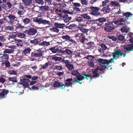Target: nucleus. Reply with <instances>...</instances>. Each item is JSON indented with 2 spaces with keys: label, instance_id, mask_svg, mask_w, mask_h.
<instances>
[{
  "label": "nucleus",
  "instance_id": "obj_1",
  "mask_svg": "<svg viewBox=\"0 0 133 133\" xmlns=\"http://www.w3.org/2000/svg\"><path fill=\"white\" fill-rule=\"evenodd\" d=\"M89 8L91 10V12L90 13V14L96 17H97L99 16H101L104 13H109L111 10L110 8L109 7V5L107 6L103 7L102 10L100 11V12L98 11L100 10V8L98 7L92 6Z\"/></svg>",
  "mask_w": 133,
  "mask_h": 133
},
{
  "label": "nucleus",
  "instance_id": "obj_2",
  "mask_svg": "<svg viewBox=\"0 0 133 133\" xmlns=\"http://www.w3.org/2000/svg\"><path fill=\"white\" fill-rule=\"evenodd\" d=\"M113 56L112 58H111L109 60H103L102 59H99L98 61L102 62L104 64H108L110 63H111L112 62H114V59L116 60L117 58H118L120 56H121L122 55L123 53L121 51V50L120 49H116L115 51L112 53Z\"/></svg>",
  "mask_w": 133,
  "mask_h": 133
},
{
  "label": "nucleus",
  "instance_id": "obj_3",
  "mask_svg": "<svg viewBox=\"0 0 133 133\" xmlns=\"http://www.w3.org/2000/svg\"><path fill=\"white\" fill-rule=\"evenodd\" d=\"M71 75L76 76V78H74V81H73L74 83L77 82L81 84L82 82L81 81L84 79L86 76L85 74H80L78 72L77 70H74L71 73Z\"/></svg>",
  "mask_w": 133,
  "mask_h": 133
},
{
  "label": "nucleus",
  "instance_id": "obj_4",
  "mask_svg": "<svg viewBox=\"0 0 133 133\" xmlns=\"http://www.w3.org/2000/svg\"><path fill=\"white\" fill-rule=\"evenodd\" d=\"M99 59H102L103 60L107 59H104L97 58L95 60L97 63H100V64L101 65V66H97V68L98 70H99L100 71H103V73H104L105 69H107L108 70H109V69L107 67V66L109 65V64H104L102 62L98 61Z\"/></svg>",
  "mask_w": 133,
  "mask_h": 133
},
{
  "label": "nucleus",
  "instance_id": "obj_5",
  "mask_svg": "<svg viewBox=\"0 0 133 133\" xmlns=\"http://www.w3.org/2000/svg\"><path fill=\"white\" fill-rule=\"evenodd\" d=\"M98 71L97 68L95 69L94 70L92 71V73L93 74L92 75V76L91 75H87L86 74L85 78L87 80L89 78L90 81L91 79H93V78L95 77H98L99 75V74L98 73Z\"/></svg>",
  "mask_w": 133,
  "mask_h": 133
},
{
  "label": "nucleus",
  "instance_id": "obj_6",
  "mask_svg": "<svg viewBox=\"0 0 133 133\" xmlns=\"http://www.w3.org/2000/svg\"><path fill=\"white\" fill-rule=\"evenodd\" d=\"M24 32L27 34L28 36L31 37L35 35L37 33V31L35 28H31L26 30Z\"/></svg>",
  "mask_w": 133,
  "mask_h": 133
},
{
  "label": "nucleus",
  "instance_id": "obj_7",
  "mask_svg": "<svg viewBox=\"0 0 133 133\" xmlns=\"http://www.w3.org/2000/svg\"><path fill=\"white\" fill-rule=\"evenodd\" d=\"M43 51L41 49H39L37 50L32 52L31 54L32 57L36 58L42 56L43 55Z\"/></svg>",
  "mask_w": 133,
  "mask_h": 133
},
{
  "label": "nucleus",
  "instance_id": "obj_8",
  "mask_svg": "<svg viewBox=\"0 0 133 133\" xmlns=\"http://www.w3.org/2000/svg\"><path fill=\"white\" fill-rule=\"evenodd\" d=\"M78 28L80 31L83 33L88 32L89 30V29H87L86 25L82 24H79Z\"/></svg>",
  "mask_w": 133,
  "mask_h": 133
},
{
  "label": "nucleus",
  "instance_id": "obj_9",
  "mask_svg": "<svg viewBox=\"0 0 133 133\" xmlns=\"http://www.w3.org/2000/svg\"><path fill=\"white\" fill-rule=\"evenodd\" d=\"M65 84H62L61 85V83L58 81H55L53 84V86L55 87H58L60 86L61 87L62 89H63L65 87V85H66V81L65 82Z\"/></svg>",
  "mask_w": 133,
  "mask_h": 133
},
{
  "label": "nucleus",
  "instance_id": "obj_10",
  "mask_svg": "<svg viewBox=\"0 0 133 133\" xmlns=\"http://www.w3.org/2000/svg\"><path fill=\"white\" fill-rule=\"evenodd\" d=\"M8 48L9 49H5L3 51L4 53L10 54L13 52L14 49L16 48V47L14 46H8Z\"/></svg>",
  "mask_w": 133,
  "mask_h": 133
},
{
  "label": "nucleus",
  "instance_id": "obj_11",
  "mask_svg": "<svg viewBox=\"0 0 133 133\" xmlns=\"http://www.w3.org/2000/svg\"><path fill=\"white\" fill-rule=\"evenodd\" d=\"M41 41L40 39L37 38L36 39L30 40V43L33 45H35L37 44L39 45V42Z\"/></svg>",
  "mask_w": 133,
  "mask_h": 133
},
{
  "label": "nucleus",
  "instance_id": "obj_12",
  "mask_svg": "<svg viewBox=\"0 0 133 133\" xmlns=\"http://www.w3.org/2000/svg\"><path fill=\"white\" fill-rule=\"evenodd\" d=\"M90 21L91 24V25H96L97 26H99V27L103 26L102 24L99 23V22H97V19L96 20H90Z\"/></svg>",
  "mask_w": 133,
  "mask_h": 133
},
{
  "label": "nucleus",
  "instance_id": "obj_13",
  "mask_svg": "<svg viewBox=\"0 0 133 133\" xmlns=\"http://www.w3.org/2000/svg\"><path fill=\"white\" fill-rule=\"evenodd\" d=\"M9 91L5 89H3L2 92L0 93V99H3L5 97V96L9 92Z\"/></svg>",
  "mask_w": 133,
  "mask_h": 133
},
{
  "label": "nucleus",
  "instance_id": "obj_14",
  "mask_svg": "<svg viewBox=\"0 0 133 133\" xmlns=\"http://www.w3.org/2000/svg\"><path fill=\"white\" fill-rule=\"evenodd\" d=\"M115 28L113 26H105L104 29L105 31L108 32H111L112 30L114 29Z\"/></svg>",
  "mask_w": 133,
  "mask_h": 133
},
{
  "label": "nucleus",
  "instance_id": "obj_15",
  "mask_svg": "<svg viewBox=\"0 0 133 133\" xmlns=\"http://www.w3.org/2000/svg\"><path fill=\"white\" fill-rule=\"evenodd\" d=\"M80 35V41L82 43H86L87 41H88V39L85 38V36L83 33H81Z\"/></svg>",
  "mask_w": 133,
  "mask_h": 133
},
{
  "label": "nucleus",
  "instance_id": "obj_16",
  "mask_svg": "<svg viewBox=\"0 0 133 133\" xmlns=\"http://www.w3.org/2000/svg\"><path fill=\"white\" fill-rule=\"evenodd\" d=\"M124 49L129 51H132L133 50V44L125 46L124 47Z\"/></svg>",
  "mask_w": 133,
  "mask_h": 133
},
{
  "label": "nucleus",
  "instance_id": "obj_17",
  "mask_svg": "<svg viewBox=\"0 0 133 133\" xmlns=\"http://www.w3.org/2000/svg\"><path fill=\"white\" fill-rule=\"evenodd\" d=\"M123 16L124 17L125 20H126L128 19L129 18H131V16L132 15L130 12H127L124 13L123 14Z\"/></svg>",
  "mask_w": 133,
  "mask_h": 133
},
{
  "label": "nucleus",
  "instance_id": "obj_18",
  "mask_svg": "<svg viewBox=\"0 0 133 133\" xmlns=\"http://www.w3.org/2000/svg\"><path fill=\"white\" fill-rule=\"evenodd\" d=\"M52 59L55 61L56 63H57L59 62H61V61L62 59V58L55 56L52 57Z\"/></svg>",
  "mask_w": 133,
  "mask_h": 133
},
{
  "label": "nucleus",
  "instance_id": "obj_19",
  "mask_svg": "<svg viewBox=\"0 0 133 133\" xmlns=\"http://www.w3.org/2000/svg\"><path fill=\"white\" fill-rule=\"evenodd\" d=\"M84 45H86L88 48H90L95 46V44L94 42H89L85 43Z\"/></svg>",
  "mask_w": 133,
  "mask_h": 133
},
{
  "label": "nucleus",
  "instance_id": "obj_20",
  "mask_svg": "<svg viewBox=\"0 0 133 133\" xmlns=\"http://www.w3.org/2000/svg\"><path fill=\"white\" fill-rule=\"evenodd\" d=\"M70 22H69L67 24V28L69 29L72 30L76 27V25L75 24H70Z\"/></svg>",
  "mask_w": 133,
  "mask_h": 133
},
{
  "label": "nucleus",
  "instance_id": "obj_21",
  "mask_svg": "<svg viewBox=\"0 0 133 133\" xmlns=\"http://www.w3.org/2000/svg\"><path fill=\"white\" fill-rule=\"evenodd\" d=\"M110 4L112 6L114 7L120 6H121L118 2L116 1H111Z\"/></svg>",
  "mask_w": 133,
  "mask_h": 133
},
{
  "label": "nucleus",
  "instance_id": "obj_22",
  "mask_svg": "<svg viewBox=\"0 0 133 133\" xmlns=\"http://www.w3.org/2000/svg\"><path fill=\"white\" fill-rule=\"evenodd\" d=\"M61 17L65 18L64 21L66 23V10H63L62 13L61 14Z\"/></svg>",
  "mask_w": 133,
  "mask_h": 133
},
{
  "label": "nucleus",
  "instance_id": "obj_23",
  "mask_svg": "<svg viewBox=\"0 0 133 133\" xmlns=\"http://www.w3.org/2000/svg\"><path fill=\"white\" fill-rule=\"evenodd\" d=\"M1 58L2 61H7L9 58V55L7 54H3L2 56L1 57Z\"/></svg>",
  "mask_w": 133,
  "mask_h": 133
},
{
  "label": "nucleus",
  "instance_id": "obj_24",
  "mask_svg": "<svg viewBox=\"0 0 133 133\" xmlns=\"http://www.w3.org/2000/svg\"><path fill=\"white\" fill-rule=\"evenodd\" d=\"M55 27L59 28H62L64 26V24H61L58 23H55L54 24Z\"/></svg>",
  "mask_w": 133,
  "mask_h": 133
},
{
  "label": "nucleus",
  "instance_id": "obj_25",
  "mask_svg": "<svg viewBox=\"0 0 133 133\" xmlns=\"http://www.w3.org/2000/svg\"><path fill=\"white\" fill-rule=\"evenodd\" d=\"M24 28L23 26L19 24L16 26V31H21Z\"/></svg>",
  "mask_w": 133,
  "mask_h": 133
},
{
  "label": "nucleus",
  "instance_id": "obj_26",
  "mask_svg": "<svg viewBox=\"0 0 133 133\" xmlns=\"http://www.w3.org/2000/svg\"><path fill=\"white\" fill-rule=\"evenodd\" d=\"M59 47L58 46H55L54 47H52L50 49V50L53 53H55L58 52Z\"/></svg>",
  "mask_w": 133,
  "mask_h": 133
},
{
  "label": "nucleus",
  "instance_id": "obj_27",
  "mask_svg": "<svg viewBox=\"0 0 133 133\" xmlns=\"http://www.w3.org/2000/svg\"><path fill=\"white\" fill-rule=\"evenodd\" d=\"M50 45L49 42H46V41H43L42 42H39V45L42 46H47Z\"/></svg>",
  "mask_w": 133,
  "mask_h": 133
},
{
  "label": "nucleus",
  "instance_id": "obj_28",
  "mask_svg": "<svg viewBox=\"0 0 133 133\" xmlns=\"http://www.w3.org/2000/svg\"><path fill=\"white\" fill-rule=\"evenodd\" d=\"M67 68L70 70L74 69L73 64L69 63L68 60H67Z\"/></svg>",
  "mask_w": 133,
  "mask_h": 133
},
{
  "label": "nucleus",
  "instance_id": "obj_29",
  "mask_svg": "<svg viewBox=\"0 0 133 133\" xmlns=\"http://www.w3.org/2000/svg\"><path fill=\"white\" fill-rule=\"evenodd\" d=\"M40 24H50V22L49 21L46 20L45 19L43 20L42 19V18L41 19Z\"/></svg>",
  "mask_w": 133,
  "mask_h": 133
},
{
  "label": "nucleus",
  "instance_id": "obj_30",
  "mask_svg": "<svg viewBox=\"0 0 133 133\" xmlns=\"http://www.w3.org/2000/svg\"><path fill=\"white\" fill-rule=\"evenodd\" d=\"M7 17L10 19V21L11 22L16 20L15 19L16 18V17L15 16L12 14H10L9 16H7Z\"/></svg>",
  "mask_w": 133,
  "mask_h": 133
},
{
  "label": "nucleus",
  "instance_id": "obj_31",
  "mask_svg": "<svg viewBox=\"0 0 133 133\" xmlns=\"http://www.w3.org/2000/svg\"><path fill=\"white\" fill-rule=\"evenodd\" d=\"M51 65V63L48 62L45 64L43 65V66L41 68V69H46L47 68V67L49 66L50 65Z\"/></svg>",
  "mask_w": 133,
  "mask_h": 133
},
{
  "label": "nucleus",
  "instance_id": "obj_32",
  "mask_svg": "<svg viewBox=\"0 0 133 133\" xmlns=\"http://www.w3.org/2000/svg\"><path fill=\"white\" fill-rule=\"evenodd\" d=\"M72 78H68L67 79V87H72V83L70 82V81H72Z\"/></svg>",
  "mask_w": 133,
  "mask_h": 133
},
{
  "label": "nucleus",
  "instance_id": "obj_33",
  "mask_svg": "<svg viewBox=\"0 0 133 133\" xmlns=\"http://www.w3.org/2000/svg\"><path fill=\"white\" fill-rule=\"evenodd\" d=\"M97 26L96 25H91V28L90 29H89V30L91 31H92L93 30H96L97 29H98L99 28L97 27ZM100 27H99V28Z\"/></svg>",
  "mask_w": 133,
  "mask_h": 133
},
{
  "label": "nucleus",
  "instance_id": "obj_34",
  "mask_svg": "<svg viewBox=\"0 0 133 133\" xmlns=\"http://www.w3.org/2000/svg\"><path fill=\"white\" fill-rule=\"evenodd\" d=\"M8 80L10 81H12L13 82H17V77H10L8 78Z\"/></svg>",
  "mask_w": 133,
  "mask_h": 133
},
{
  "label": "nucleus",
  "instance_id": "obj_35",
  "mask_svg": "<svg viewBox=\"0 0 133 133\" xmlns=\"http://www.w3.org/2000/svg\"><path fill=\"white\" fill-rule=\"evenodd\" d=\"M84 18H86L87 19H91L90 16L88 15V14H84L81 15Z\"/></svg>",
  "mask_w": 133,
  "mask_h": 133
},
{
  "label": "nucleus",
  "instance_id": "obj_36",
  "mask_svg": "<svg viewBox=\"0 0 133 133\" xmlns=\"http://www.w3.org/2000/svg\"><path fill=\"white\" fill-rule=\"evenodd\" d=\"M31 49L29 47H27L25 48L24 50L23 51V53L25 54H26L30 53L31 51Z\"/></svg>",
  "mask_w": 133,
  "mask_h": 133
},
{
  "label": "nucleus",
  "instance_id": "obj_37",
  "mask_svg": "<svg viewBox=\"0 0 133 133\" xmlns=\"http://www.w3.org/2000/svg\"><path fill=\"white\" fill-rule=\"evenodd\" d=\"M97 22L100 23H102L105 22L106 21V19L104 18H101L97 19Z\"/></svg>",
  "mask_w": 133,
  "mask_h": 133
},
{
  "label": "nucleus",
  "instance_id": "obj_38",
  "mask_svg": "<svg viewBox=\"0 0 133 133\" xmlns=\"http://www.w3.org/2000/svg\"><path fill=\"white\" fill-rule=\"evenodd\" d=\"M8 72L9 74L11 75H16L17 74V72L13 70H9Z\"/></svg>",
  "mask_w": 133,
  "mask_h": 133
},
{
  "label": "nucleus",
  "instance_id": "obj_39",
  "mask_svg": "<svg viewBox=\"0 0 133 133\" xmlns=\"http://www.w3.org/2000/svg\"><path fill=\"white\" fill-rule=\"evenodd\" d=\"M16 35L17 37L21 38H24L25 36V35L23 33H18Z\"/></svg>",
  "mask_w": 133,
  "mask_h": 133
},
{
  "label": "nucleus",
  "instance_id": "obj_40",
  "mask_svg": "<svg viewBox=\"0 0 133 133\" xmlns=\"http://www.w3.org/2000/svg\"><path fill=\"white\" fill-rule=\"evenodd\" d=\"M41 18H38L37 17H34L33 18L32 21L37 23L38 24H40Z\"/></svg>",
  "mask_w": 133,
  "mask_h": 133
},
{
  "label": "nucleus",
  "instance_id": "obj_41",
  "mask_svg": "<svg viewBox=\"0 0 133 133\" xmlns=\"http://www.w3.org/2000/svg\"><path fill=\"white\" fill-rule=\"evenodd\" d=\"M121 30L122 32L123 33H127L128 32L129 30L126 27H123L121 29Z\"/></svg>",
  "mask_w": 133,
  "mask_h": 133
},
{
  "label": "nucleus",
  "instance_id": "obj_42",
  "mask_svg": "<svg viewBox=\"0 0 133 133\" xmlns=\"http://www.w3.org/2000/svg\"><path fill=\"white\" fill-rule=\"evenodd\" d=\"M41 8L42 11H46L49 10V6H42Z\"/></svg>",
  "mask_w": 133,
  "mask_h": 133
},
{
  "label": "nucleus",
  "instance_id": "obj_43",
  "mask_svg": "<svg viewBox=\"0 0 133 133\" xmlns=\"http://www.w3.org/2000/svg\"><path fill=\"white\" fill-rule=\"evenodd\" d=\"M108 38L111 39L114 41H116L117 40V38L114 35H109L107 36Z\"/></svg>",
  "mask_w": 133,
  "mask_h": 133
},
{
  "label": "nucleus",
  "instance_id": "obj_44",
  "mask_svg": "<svg viewBox=\"0 0 133 133\" xmlns=\"http://www.w3.org/2000/svg\"><path fill=\"white\" fill-rule=\"evenodd\" d=\"M73 9V11L75 13H77V12H80L81 11V9L80 8L76 7H74Z\"/></svg>",
  "mask_w": 133,
  "mask_h": 133
},
{
  "label": "nucleus",
  "instance_id": "obj_45",
  "mask_svg": "<svg viewBox=\"0 0 133 133\" xmlns=\"http://www.w3.org/2000/svg\"><path fill=\"white\" fill-rule=\"evenodd\" d=\"M21 85L23 84V86L25 88H28L29 85V84L28 83L26 82H21L19 83Z\"/></svg>",
  "mask_w": 133,
  "mask_h": 133
},
{
  "label": "nucleus",
  "instance_id": "obj_46",
  "mask_svg": "<svg viewBox=\"0 0 133 133\" xmlns=\"http://www.w3.org/2000/svg\"><path fill=\"white\" fill-rule=\"evenodd\" d=\"M86 58L87 59L90 61L92 60H93L94 61H95V60L94 59L95 58L92 55H88L87 56Z\"/></svg>",
  "mask_w": 133,
  "mask_h": 133
},
{
  "label": "nucleus",
  "instance_id": "obj_47",
  "mask_svg": "<svg viewBox=\"0 0 133 133\" xmlns=\"http://www.w3.org/2000/svg\"><path fill=\"white\" fill-rule=\"evenodd\" d=\"M23 22L24 24H27L30 22V20L29 18H25L23 19Z\"/></svg>",
  "mask_w": 133,
  "mask_h": 133
},
{
  "label": "nucleus",
  "instance_id": "obj_48",
  "mask_svg": "<svg viewBox=\"0 0 133 133\" xmlns=\"http://www.w3.org/2000/svg\"><path fill=\"white\" fill-rule=\"evenodd\" d=\"M1 8L4 9H6L7 7L6 6L5 4L3 2V3L1 4V3H0V11L1 10Z\"/></svg>",
  "mask_w": 133,
  "mask_h": 133
},
{
  "label": "nucleus",
  "instance_id": "obj_49",
  "mask_svg": "<svg viewBox=\"0 0 133 133\" xmlns=\"http://www.w3.org/2000/svg\"><path fill=\"white\" fill-rule=\"evenodd\" d=\"M99 45L101 46V48L103 50H106L108 48L107 46L104 43H101L99 44Z\"/></svg>",
  "mask_w": 133,
  "mask_h": 133
},
{
  "label": "nucleus",
  "instance_id": "obj_50",
  "mask_svg": "<svg viewBox=\"0 0 133 133\" xmlns=\"http://www.w3.org/2000/svg\"><path fill=\"white\" fill-rule=\"evenodd\" d=\"M119 21L121 22H124V24L125 25H127L130 23V22H128L126 20H125L124 18L120 19Z\"/></svg>",
  "mask_w": 133,
  "mask_h": 133
},
{
  "label": "nucleus",
  "instance_id": "obj_51",
  "mask_svg": "<svg viewBox=\"0 0 133 133\" xmlns=\"http://www.w3.org/2000/svg\"><path fill=\"white\" fill-rule=\"evenodd\" d=\"M24 3L27 5H29L32 3V0H24L23 1Z\"/></svg>",
  "mask_w": 133,
  "mask_h": 133
},
{
  "label": "nucleus",
  "instance_id": "obj_52",
  "mask_svg": "<svg viewBox=\"0 0 133 133\" xmlns=\"http://www.w3.org/2000/svg\"><path fill=\"white\" fill-rule=\"evenodd\" d=\"M20 81L21 82H25L28 83L30 81L28 79L25 78L23 79H20Z\"/></svg>",
  "mask_w": 133,
  "mask_h": 133
},
{
  "label": "nucleus",
  "instance_id": "obj_53",
  "mask_svg": "<svg viewBox=\"0 0 133 133\" xmlns=\"http://www.w3.org/2000/svg\"><path fill=\"white\" fill-rule=\"evenodd\" d=\"M35 1L36 3L42 5H43L44 3L43 0H35Z\"/></svg>",
  "mask_w": 133,
  "mask_h": 133
},
{
  "label": "nucleus",
  "instance_id": "obj_54",
  "mask_svg": "<svg viewBox=\"0 0 133 133\" xmlns=\"http://www.w3.org/2000/svg\"><path fill=\"white\" fill-rule=\"evenodd\" d=\"M54 69H55L61 70L62 69V66H58L56 65L54 66Z\"/></svg>",
  "mask_w": 133,
  "mask_h": 133
},
{
  "label": "nucleus",
  "instance_id": "obj_55",
  "mask_svg": "<svg viewBox=\"0 0 133 133\" xmlns=\"http://www.w3.org/2000/svg\"><path fill=\"white\" fill-rule=\"evenodd\" d=\"M81 3L83 5L85 6L87 5L88 4V2L86 0H81Z\"/></svg>",
  "mask_w": 133,
  "mask_h": 133
},
{
  "label": "nucleus",
  "instance_id": "obj_56",
  "mask_svg": "<svg viewBox=\"0 0 133 133\" xmlns=\"http://www.w3.org/2000/svg\"><path fill=\"white\" fill-rule=\"evenodd\" d=\"M52 31H53L57 33L59 32V30L57 29V28L53 27L52 29H51Z\"/></svg>",
  "mask_w": 133,
  "mask_h": 133
},
{
  "label": "nucleus",
  "instance_id": "obj_57",
  "mask_svg": "<svg viewBox=\"0 0 133 133\" xmlns=\"http://www.w3.org/2000/svg\"><path fill=\"white\" fill-rule=\"evenodd\" d=\"M76 21L78 22H81L83 20V18L82 17H78L76 18Z\"/></svg>",
  "mask_w": 133,
  "mask_h": 133
},
{
  "label": "nucleus",
  "instance_id": "obj_58",
  "mask_svg": "<svg viewBox=\"0 0 133 133\" xmlns=\"http://www.w3.org/2000/svg\"><path fill=\"white\" fill-rule=\"evenodd\" d=\"M109 2V0H105L102 2V5L103 6L107 5V4Z\"/></svg>",
  "mask_w": 133,
  "mask_h": 133
},
{
  "label": "nucleus",
  "instance_id": "obj_59",
  "mask_svg": "<svg viewBox=\"0 0 133 133\" xmlns=\"http://www.w3.org/2000/svg\"><path fill=\"white\" fill-rule=\"evenodd\" d=\"M118 39L119 40L122 41L124 39V36L122 35H119L118 36Z\"/></svg>",
  "mask_w": 133,
  "mask_h": 133
},
{
  "label": "nucleus",
  "instance_id": "obj_60",
  "mask_svg": "<svg viewBox=\"0 0 133 133\" xmlns=\"http://www.w3.org/2000/svg\"><path fill=\"white\" fill-rule=\"evenodd\" d=\"M88 65L91 67H93L94 66V64L93 62L92 61H89L88 62Z\"/></svg>",
  "mask_w": 133,
  "mask_h": 133
},
{
  "label": "nucleus",
  "instance_id": "obj_61",
  "mask_svg": "<svg viewBox=\"0 0 133 133\" xmlns=\"http://www.w3.org/2000/svg\"><path fill=\"white\" fill-rule=\"evenodd\" d=\"M5 64L6 67L7 68H9L10 67V64L9 61H6L4 63Z\"/></svg>",
  "mask_w": 133,
  "mask_h": 133
},
{
  "label": "nucleus",
  "instance_id": "obj_62",
  "mask_svg": "<svg viewBox=\"0 0 133 133\" xmlns=\"http://www.w3.org/2000/svg\"><path fill=\"white\" fill-rule=\"evenodd\" d=\"M0 41L3 42H4L5 41L3 35L2 34H0Z\"/></svg>",
  "mask_w": 133,
  "mask_h": 133
},
{
  "label": "nucleus",
  "instance_id": "obj_63",
  "mask_svg": "<svg viewBox=\"0 0 133 133\" xmlns=\"http://www.w3.org/2000/svg\"><path fill=\"white\" fill-rule=\"evenodd\" d=\"M67 42H70L73 43L75 41L72 39H70V37L69 36L67 35Z\"/></svg>",
  "mask_w": 133,
  "mask_h": 133
},
{
  "label": "nucleus",
  "instance_id": "obj_64",
  "mask_svg": "<svg viewBox=\"0 0 133 133\" xmlns=\"http://www.w3.org/2000/svg\"><path fill=\"white\" fill-rule=\"evenodd\" d=\"M31 76L29 75H24V77L25 78H26L27 79H30L31 78Z\"/></svg>",
  "mask_w": 133,
  "mask_h": 133
}]
</instances>
